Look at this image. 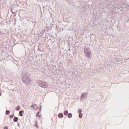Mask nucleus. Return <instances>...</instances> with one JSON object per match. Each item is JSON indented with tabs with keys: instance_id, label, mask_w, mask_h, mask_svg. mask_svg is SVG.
Wrapping results in <instances>:
<instances>
[{
	"instance_id": "423d86ee",
	"label": "nucleus",
	"mask_w": 129,
	"mask_h": 129,
	"mask_svg": "<svg viewBox=\"0 0 129 129\" xmlns=\"http://www.w3.org/2000/svg\"><path fill=\"white\" fill-rule=\"evenodd\" d=\"M64 115H67V114H68V111H67V110H65L64 111Z\"/></svg>"
},
{
	"instance_id": "f03ea898",
	"label": "nucleus",
	"mask_w": 129,
	"mask_h": 129,
	"mask_svg": "<svg viewBox=\"0 0 129 129\" xmlns=\"http://www.w3.org/2000/svg\"><path fill=\"white\" fill-rule=\"evenodd\" d=\"M85 54H86L87 57H90V51L85 52Z\"/></svg>"
},
{
	"instance_id": "0eeeda50",
	"label": "nucleus",
	"mask_w": 129,
	"mask_h": 129,
	"mask_svg": "<svg viewBox=\"0 0 129 129\" xmlns=\"http://www.w3.org/2000/svg\"><path fill=\"white\" fill-rule=\"evenodd\" d=\"M20 109H21V107H20V106H18L16 108V110H20Z\"/></svg>"
},
{
	"instance_id": "f257e3e1",
	"label": "nucleus",
	"mask_w": 129,
	"mask_h": 129,
	"mask_svg": "<svg viewBox=\"0 0 129 129\" xmlns=\"http://www.w3.org/2000/svg\"><path fill=\"white\" fill-rule=\"evenodd\" d=\"M84 98H86V95L85 93H83L81 96V99L82 100H83Z\"/></svg>"
},
{
	"instance_id": "20e7f679",
	"label": "nucleus",
	"mask_w": 129,
	"mask_h": 129,
	"mask_svg": "<svg viewBox=\"0 0 129 129\" xmlns=\"http://www.w3.org/2000/svg\"><path fill=\"white\" fill-rule=\"evenodd\" d=\"M23 113H24V111H20L19 112V114L21 115V116H23Z\"/></svg>"
},
{
	"instance_id": "ddd939ff",
	"label": "nucleus",
	"mask_w": 129,
	"mask_h": 129,
	"mask_svg": "<svg viewBox=\"0 0 129 129\" xmlns=\"http://www.w3.org/2000/svg\"><path fill=\"white\" fill-rule=\"evenodd\" d=\"M37 116H38V117H40V116H39V112H38Z\"/></svg>"
},
{
	"instance_id": "9d476101",
	"label": "nucleus",
	"mask_w": 129,
	"mask_h": 129,
	"mask_svg": "<svg viewBox=\"0 0 129 129\" xmlns=\"http://www.w3.org/2000/svg\"><path fill=\"white\" fill-rule=\"evenodd\" d=\"M82 110H81V109H79V110H78V112H79V113H81V112H82Z\"/></svg>"
},
{
	"instance_id": "39448f33",
	"label": "nucleus",
	"mask_w": 129,
	"mask_h": 129,
	"mask_svg": "<svg viewBox=\"0 0 129 129\" xmlns=\"http://www.w3.org/2000/svg\"><path fill=\"white\" fill-rule=\"evenodd\" d=\"M68 117H69V118H71V117H72V113H69Z\"/></svg>"
},
{
	"instance_id": "2eb2a0df",
	"label": "nucleus",
	"mask_w": 129,
	"mask_h": 129,
	"mask_svg": "<svg viewBox=\"0 0 129 129\" xmlns=\"http://www.w3.org/2000/svg\"><path fill=\"white\" fill-rule=\"evenodd\" d=\"M10 117H12L13 118V117H14V116L13 115H11Z\"/></svg>"
},
{
	"instance_id": "9b49d317",
	"label": "nucleus",
	"mask_w": 129,
	"mask_h": 129,
	"mask_svg": "<svg viewBox=\"0 0 129 129\" xmlns=\"http://www.w3.org/2000/svg\"><path fill=\"white\" fill-rule=\"evenodd\" d=\"M6 113V114H10V111L7 110Z\"/></svg>"
},
{
	"instance_id": "1a4fd4ad",
	"label": "nucleus",
	"mask_w": 129,
	"mask_h": 129,
	"mask_svg": "<svg viewBox=\"0 0 129 129\" xmlns=\"http://www.w3.org/2000/svg\"><path fill=\"white\" fill-rule=\"evenodd\" d=\"M82 115H83L82 113H80V114L79 115L80 118H82Z\"/></svg>"
},
{
	"instance_id": "6e6552de",
	"label": "nucleus",
	"mask_w": 129,
	"mask_h": 129,
	"mask_svg": "<svg viewBox=\"0 0 129 129\" xmlns=\"http://www.w3.org/2000/svg\"><path fill=\"white\" fill-rule=\"evenodd\" d=\"M14 121L16 122V121H18V117H14Z\"/></svg>"
},
{
	"instance_id": "f8f14e48",
	"label": "nucleus",
	"mask_w": 129,
	"mask_h": 129,
	"mask_svg": "<svg viewBox=\"0 0 129 129\" xmlns=\"http://www.w3.org/2000/svg\"><path fill=\"white\" fill-rule=\"evenodd\" d=\"M35 106H36V105H32V106H31V107H35Z\"/></svg>"
},
{
	"instance_id": "7ed1b4c3",
	"label": "nucleus",
	"mask_w": 129,
	"mask_h": 129,
	"mask_svg": "<svg viewBox=\"0 0 129 129\" xmlns=\"http://www.w3.org/2000/svg\"><path fill=\"white\" fill-rule=\"evenodd\" d=\"M58 117H59V118H61L63 117V114L62 113H59L58 114Z\"/></svg>"
},
{
	"instance_id": "4468645a",
	"label": "nucleus",
	"mask_w": 129,
	"mask_h": 129,
	"mask_svg": "<svg viewBox=\"0 0 129 129\" xmlns=\"http://www.w3.org/2000/svg\"><path fill=\"white\" fill-rule=\"evenodd\" d=\"M8 126H6V127H4V129H8Z\"/></svg>"
}]
</instances>
